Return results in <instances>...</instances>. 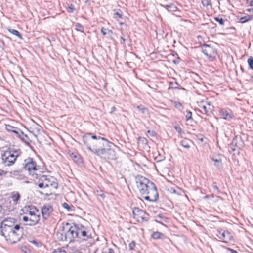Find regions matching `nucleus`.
<instances>
[{"instance_id":"nucleus-3","label":"nucleus","mask_w":253,"mask_h":253,"mask_svg":"<svg viewBox=\"0 0 253 253\" xmlns=\"http://www.w3.org/2000/svg\"><path fill=\"white\" fill-rule=\"evenodd\" d=\"M1 236H3L5 240L10 243L14 244L20 240L23 236V229L20 225L16 224L13 229L8 228L6 231L0 232Z\"/></svg>"},{"instance_id":"nucleus-15","label":"nucleus","mask_w":253,"mask_h":253,"mask_svg":"<svg viewBox=\"0 0 253 253\" xmlns=\"http://www.w3.org/2000/svg\"><path fill=\"white\" fill-rule=\"evenodd\" d=\"M224 156L221 154H215L211 157V160L214 162V165L218 168H221L222 166V160Z\"/></svg>"},{"instance_id":"nucleus-27","label":"nucleus","mask_w":253,"mask_h":253,"mask_svg":"<svg viewBox=\"0 0 253 253\" xmlns=\"http://www.w3.org/2000/svg\"><path fill=\"white\" fill-rule=\"evenodd\" d=\"M252 18V16L247 15L244 17H241L239 19V21H240V22H241L242 23H245V22H248L249 20H251Z\"/></svg>"},{"instance_id":"nucleus-59","label":"nucleus","mask_w":253,"mask_h":253,"mask_svg":"<svg viewBox=\"0 0 253 253\" xmlns=\"http://www.w3.org/2000/svg\"><path fill=\"white\" fill-rule=\"evenodd\" d=\"M178 11V9H177V7H175V10H174V11H175V12H176V11Z\"/></svg>"},{"instance_id":"nucleus-57","label":"nucleus","mask_w":253,"mask_h":253,"mask_svg":"<svg viewBox=\"0 0 253 253\" xmlns=\"http://www.w3.org/2000/svg\"><path fill=\"white\" fill-rule=\"evenodd\" d=\"M209 196L208 195H206V196H205L204 197V198H205V199H208V198H209Z\"/></svg>"},{"instance_id":"nucleus-56","label":"nucleus","mask_w":253,"mask_h":253,"mask_svg":"<svg viewBox=\"0 0 253 253\" xmlns=\"http://www.w3.org/2000/svg\"><path fill=\"white\" fill-rule=\"evenodd\" d=\"M172 6H173V5H172V4H170V5H166V6H167V7H169V8L171 7Z\"/></svg>"},{"instance_id":"nucleus-37","label":"nucleus","mask_w":253,"mask_h":253,"mask_svg":"<svg viewBox=\"0 0 253 253\" xmlns=\"http://www.w3.org/2000/svg\"><path fill=\"white\" fill-rule=\"evenodd\" d=\"M21 249L25 253H30V250L25 246H22Z\"/></svg>"},{"instance_id":"nucleus-64","label":"nucleus","mask_w":253,"mask_h":253,"mask_svg":"<svg viewBox=\"0 0 253 253\" xmlns=\"http://www.w3.org/2000/svg\"><path fill=\"white\" fill-rule=\"evenodd\" d=\"M0 43L1 44H3V42L1 41H0Z\"/></svg>"},{"instance_id":"nucleus-19","label":"nucleus","mask_w":253,"mask_h":253,"mask_svg":"<svg viewBox=\"0 0 253 253\" xmlns=\"http://www.w3.org/2000/svg\"><path fill=\"white\" fill-rule=\"evenodd\" d=\"M175 130L177 132L178 139L186 137V133L180 126H175Z\"/></svg>"},{"instance_id":"nucleus-25","label":"nucleus","mask_w":253,"mask_h":253,"mask_svg":"<svg viewBox=\"0 0 253 253\" xmlns=\"http://www.w3.org/2000/svg\"><path fill=\"white\" fill-rule=\"evenodd\" d=\"M11 199L12 201L15 203L17 204V202L20 199V194L18 192H14L11 193Z\"/></svg>"},{"instance_id":"nucleus-35","label":"nucleus","mask_w":253,"mask_h":253,"mask_svg":"<svg viewBox=\"0 0 253 253\" xmlns=\"http://www.w3.org/2000/svg\"><path fill=\"white\" fill-rule=\"evenodd\" d=\"M96 193L97 196H100L102 199H104V198L105 197V195L104 194L103 191L101 190H97Z\"/></svg>"},{"instance_id":"nucleus-4","label":"nucleus","mask_w":253,"mask_h":253,"mask_svg":"<svg viewBox=\"0 0 253 253\" xmlns=\"http://www.w3.org/2000/svg\"><path fill=\"white\" fill-rule=\"evenodd\" d=\"M37 183L39 188L44 189L49 188L50 190L57 189L58 185L57 180L55 178L44 175L40 177Z\"/></svg>"},{"instance_id":"nucleus-12","label":"nucleus","mask_w":253,"mask_h":253,"mask_svg":"<svg viewBox=\"0 0 253 253\" xmlns=\"http://www.w3.org/2000/svg\"><path fill=\"white\" fill-rule=\"evenodd\" d=\"M132 214L134 219L139 222L140 220H144L146 218V214L142 210L138 208H135L132 211Z\"/></svg>"},{"instance_id":"nucleus-54","label":"nucleus","mask_w":253,"mask_h":253,"mask_svg":"<svg viewBox=\"0 0 253 253\" xmlns=\"http://www.w3.org/2000/svg\"><path fill=\"white\" fill-rule=\"evenodd\" d=\"M250 5L253 7V0L250 2Z\"/></svg>"},{"instance_id":"nucleus-17","label":"nucleus","mask_w":253,"mask_h":253,"mask_svg":"<svg viewBox=\"0 0 253 253\" xmlns=\"http://www.w3.org/2000/svg\"><path fill=\"white\" fill-rule=\"evenodd\" d=\"M26 211L25 212V216H30L33 215H36V212H38V210L34 206H29L25 208Z\"/></svg>"},{"instance_id":"nucleus-60","label":"nucleus","mask_w":253,"mask_h":253,"mask_svg":"<svg viewBox=\"0 0 253 253\" xmlns=\"http://www.w3.org/2000/svg\"><path fill=\"white\" fill-rule=\"evenodd\" d=\"M18 173L17 171H13V174H14L15 173Z\"/></svg>"},{"instance_id":"nucleus-50","label":"nucleus","mask_w":253,"mask_h":253,"mask_svg":"<svg viewBox=\"0 0 253 253\" xmlns=\"http://www.w3.org/2000/svg\"><path fill=\"white\" fill-rule=\"evenodd\" d=\"M31 242L35 244L36 246H38V243L36 240H33L32 241H31Z\"/></svg>"},{"instance_id":"nucleus-40","label":"nucleus","mask_w":253,"mask_h":253,"mask_svg":"<svg viewBox=\"0 0 253 253\" xmlns=\"http://www.w3.org/2000/svg\"><path fill=\"white\" fill-rule=\"evenodd\" d=\"M62 206L64 208L67 209L68 211L70 210V207L67 203H64Z\"/></svg>"},{"instance_id":"nucleus-10","label":"nucleus","mask_w":253,"mask_h":253,"mask_svg":"<svg viewBox=\"0 0 253 253\" xmlns=\"http://www.w3.org/2000/svg\"><path fill=\"white\" fill-rule=\"evenodd\" d=\"M16 224H15V220L13 218H8L4 219L1 224L0 232L6 231L8 228L13 229L15 228Z\"/></svg>"},{"instance_id":"nucleus-39","label":"nucleus","mask_w":253,"mask_h":253,"mask_svg":"<svg viewBox=\"0 0 253 253\" xmlns=\"http://www.w3.org/2000/svg\"><path fill=\"white\" fill-rule=\"evenodd\" d=\"M212 187L214 189V190L216 191L217 193H219L220 192L219 188L217 186L216 183L215 182L213 183Z\"/></svg>"},{"instance_id":"nucleus-18","label":"nucleus","mask_w":253,"mask_h":253,"mask_svg":"<svg viewBox=\"0 0 253 253\" xmlns=\"http://www.w3.org/2000/svg\"><path fill=\"white\" fill-rule=\"evenodd\" d=\"M178 141L183 147L186 149L190 148V145L192 143L191 140L187 138L186 137L178 139Z\"/></svg>"},{"instance_id":"nucleus-61","label":"nucleus","mask_w":253,"mask_h":253,"mask_svg":"<svg viewBox=\"0 0 253 253\" xmlns=\"http://www.w3.org/2000/svg\"><path fill=\"white\" fill-rule=\"evenodd\" d=\"M178 62H179L178 60L176 61V60H175L174 63H175V64H176L177 63H178Z\"/></svg>"},{"instance_id":"nucleus-29","label":"nucleus","mask_w":253,"mask_h":253,"mask_svg":"<svg viewBox=\"0 0 253 253\" xmlns=\"http://www.w3.org/2000/svg\"><path fill=\"white\" fill-rule=\"evenodd\" d=\"M175 107L181 113H184V107L180 102H175Z\"/></svg>"},{"instance_id":"nucleus-14","label":"nucleus","mask_w":253,"mask_h":253,"mask_svg":"<svg viewBox=\"0 0 253 253\" xmlns=\"http://www.w3.org/2000/svg\"><path fill=\"white\" fill-rule=\"evenodd\" d=\"M53 211L52 206L49 205L43 206L41 209V213L43 219H47Z\"/></svg>"},{"instance_id":"nucleus-44","label":"nucleus","mask_w":253,"mask_h":253,"mask_svg":"<svg viewBox=\"0 0 253 253\" xmlns=\"http://www.w3.org/2000/svg\"><path fill=\"white\" fill-rule=\"evenodd\" d=\"M102 253H114V251L111 248H108L107 251L103 252Z\"/></svg>"},{"instance_id":"nucleus-38","label":"nucleus","mask_w":253,"mask_h":253,"mask_svg":"<svg viewBox=\"0 0 253 253\" xmlns=\"http://www.w3.org/2000/svg\"><path fill=\"white\" fill-rule=\"evenodd\" d=\"M215 20L219 22L221 25H223L224 24V20L221 18L216 17L215 18Z\"/></svg>"},{"instance_id":"nucleus-45","label":"nucleus","mask_w":253,"mask_h":253,"mask_svg":"<svg viewBox=\"0 0 253 253\" xmlns=\"http://www.w3.org/2000/svg\"><path fill=\"white\" fill-rule=\"evenodd\" d=\"M147 133H149L151 136H155V132L154 131L148 130Z\"/></svg>"},{"instance_id":"nucleus-46","label":"nucleus","mask_w":253,"mask_h":253,"mask_svg":"<svg viewBox=\"0 0 253 253\" xmlns=\"http://www.w3.org/2000/svg\"><path fill=\"white\" fill-rule=\"evenodd\" d=\"M206 106H207V107H209L210 106H211V108H212V110H213V106L211 105V103L210 102H207L206 103Z\"/></svg>"},{"instance_id":"nucleus-52","label":"nucleus","mask_w":253,"mask_h":253,"mask_svg":"<svg viewBox=\"0 0 253 253\" xmlns=\"http://www.w3.org/2000/svg\"><path fill=\"white\" fill-rule=\"evenodd\" d=\"M174 192H175V194L177 193L178 195H180V194H181V193L182 192V191H180L179 192H177L176 189H175Z\"/></svg>"},{"instance_id":"nucleus-20","label":"nucleus","mask_w":253,"mask_h":253,"mask_svg":"<svg viewBox=\"0 0 253 253\" xmlns=\"http://www.w3.org/2000/svg\"><path fill=\"white\" fill-rule=\"evenodd\" d=\"M219 112L220 115L224 119H229L233 118V115L230 110H221Z\"/></svg>"},{"instance_id":"nucleus-23","label":"nucleus","mask_w":253,"mask_h":253,"mask_svg":"<svg viewBox=\"0 0 253 253\" xmlns=\"http://www.w3.org/2000/svg\"><path fill=\"white\" fill-rule=\"evenodd\" d=\"M101 32L104 36L108 38H110L113 33L112 30L103 27L101 28Z\"/></svg>"},{"instance_id":"nucleus-43","label":"nucleus","mask_w":253,"mask_h":253,"mask_svg":"<svg viewBox=\"0 0 253 253\" xmlns=\"http://www.w3.org/2000/svg\"><path fill=\"white\" fill-rule=\"evenodd\" d=\"M74 7L73 5H71L70 6H69L68 7V11H69V12L71 13V12H72L74 11Z\"/></svg>"},{"instance_id":"nucleus-5","label":"nucleus","mask_w":253,"mask_h":253,"mask_svg":"<svg viewBox=\"0 0 253 253\" xmlns=\"http://www.w3.org/2000/svg\"><path fill=\"white\" fill-rule=\"evenodd\" d=\"M18 151L9 150L5 151L2 156V163L5 166H10L13 165L18 156Z\"/></svg>"},{"instance_id":"nucleus-47","label":"nucleus","mask_w":253,"mask_h":253,"mask_svg":"<svg viewBox=\"0 0 253 253\" xmlns=\"http://www.w3.org/2000/svg\"><path fill=\"white\" fill-rule=\"evenodd\" d=\"M228 250L230 251L232 253H238L237 251L229 248Z\"/></svg>"},{"instance_id":"nucleus-26","label":"nucleus","mask_w":253,"mask_h":253,"mask_svg":"<svg viewBox=\"0 0 253 253\" xmlns=\"http://www.w3.org/2000/svg\"><path fill=\"white\" fill-rule=\"evenodd\" d=\"M152 237L153 239H164L165 237V236L162 233L159 232H154L152 235Z\"/></svg>"},{"instance_id":"nucleus-9","label":"nucleus","mask_w":253,"mask_h":253,"mask_svg":"<svg viewBox=\"0 0 253 253\" xmlns=\"http://www.w3.org/2000/svg\"><path fill=\"white\" fill-rule=\"evenodd\" d=\"M78 236V227L74 225L65 233V239H68V241L71 242Z\"/></svg>"},{"instance_id":"nucleus-30","label":"nucleus","mask_w":253,"mask_h":253,"mask_svg":"<svg viewBox=\"0 0 253 253\" xmlns=\"http://www.w3.org/2000/svg\"><path fill=\"white\" fill-rule=\"evenodd\" d=\"M185 120L186 121L193 120L192 113L190 111L186 110V114L185 115Z\"/></svg>"},{"instance_id":"nucleus-58","label":"nucleus","mask_w":253,"mask_h":253,"mask_svg":"<svg viewBox=\"0 0 253 253\" xmlns=\"http://www.w3.org/2000/svg\"><path fill=\"white\" fill-rule=\"evenodd\" d=\"M248 11H249V12H251V11L253 12V9H248Z\"/></svg>"},{"instance_id":"nucleus-34","label":"nucleus","mask_w":253,"mask_h":253,"mask_svg":"<svg viewBox=\"0 0 253 253\" xmlns=\"http://www.w3.org/2000/svg\"><path fill=\"white\" fill-rule=\"evenodd\" d=\"M57 236H58V238L60 239L62 241H68V239H65L64 238L65 237V233L64 234H63L62 233H59L58 232L57 233Z\"/></svg>"},{"instance_id":"nucleus-24","label":"nucleus","mask_w":253,"mask_h":253,"mask_svg":"<svg viewBox=\"0 0 253 253\" xmlns=\"http://www.w3.org/2000/svg\"><path fill=\"white\" fill-rule=\"evenodd\" d=\"M180 85L177 82H175V92L177 94L179 93V91H181V94H185L186 93V89L183 87L180 88Z\"/></svg>"},{"instance_id":"nucleus-31","label":"nucleus","mask_w":253,"mask_h":253,"mask_svg":"<svg viewBox=\"0 0 253 253\" xmlns=\"http://www.w3.org/2000/svg\"><path fill=\"white\" fill-rule=\"evenodd\" d=\"M70 157L75 162L78 163H80V162H81V160L80 158V157L73 153L71 154Z\"/></svg>"},{"instance_id":"nucleus-53","label":"nucleus","mask_w":253,"mask_h":253,"mask_svg":"<svg viewBox=\"0 0 253 253\" xmlns=\"http://www.w3.org/2000/svg\"><path fill=\"white\" fill-rule=\"evenodd\" d=\"M140 139H142L143 142H146V139L145 138H141Z\"/></svg>"},{"instance_id":"nucleus-32","label":"nucleus","mask_w":253,"mask_h":253,"mask_svg":"<svg viewBox=\"0 0 253 253\" xmlns=\"http://www.w3.org/2000/svg\"><path fill=\"white\" fill-rule=\"evenodd\" d=\"M202 5L205 7L210 6L211 7V4L210 0H201Z\"/></svg>"},{"instance_id":"nucleus-49","label":"nucleus","mask_w":253,"mask_h":253,"mask_svg":"<svg viewBox=\"0 0 253 253\" xmlns=\"http://www.w3.org/2000/svg\"><path fill=\"white\" fill-rule=\"evenodd\" d=\"M116 110V108L113 106V107H112L111 108V110H110V113H113V112H114Z\"/></svg>"},{"instance_id":"nucleus-2","label":"nucleus","mask_w":253,"mask_h":253,"mask_svg":"<svg viewBox=\"0 0 253 253\" xmlns=\"http://www.w3.org/2000/svg\"><path fill=\"white\" fill-rule=\"evenodd\" d=\"M135 183L139 193L145 200L154 202L158 199L156 187L148 179L142 176H137L135 177Z\"/></svg>"},{"instance_id":"nucleus-28","label":"nucleus","mask_w":253,"mask_h":253,"mask_svg":"<svg viewBox=\"0 0 253 253\" xmlns=\"http://www.w3.org/2000/svg\"><path fill=\"white\" fill-rule=\"evenodd\" d=\"M8 30L10 33H11L14 35L17 36L20 39H22L21 35L17 30L10 28H9Z\"/></svg>"},{"instance_id":"nucleus-62","label":"nucleus","mask_w":253,"mask_h":253,"mask_svg":"<svg viewBox=\"0 0 253 253\" xmlns=\"http://www.w3.org/2000/svg\"><path fill=\"white\" fill-rule=\"evenodd\" d=\"M158 217H159L161 220V219H163V217H161V216H159Z\"/></svg>"},{"instance_id":"nucleus-8","label":"nucleus","mask_w":253,"mask_h":253,"mask_svg":"<svg viewBox=\"0 0 253 253\" xmlns=\"http://www.w3.org/2000/svg\"><path fill=\"white\" fill-rule=\"evenodd\" d=\"M24 165V169L28 171L30 174L33 175L32 172L38 169L36 162L31 158L25 159Z\"/></svg>"},{"instance_id":"nucleus-48","label":"nucleus","mask_w":253,"mask_h":253,"mask_svg":"<svg viewBox=\"0 0 253 253\" xmlns=\"http://www.w3.org/2000/svg\"><path fill=\"white\" fill-rule=\"evenodd\" d=\"M115 15H116V16H117L119 18H121L122 17V14H120V13H119L118 12H115Z\"/></svg>"},{"instance_id":"nucleus-63","label":"nucleus","mask_w":253,"mask_h":253,"mask_svg":"<svg viewBox=\"0 0 253 253\" xmlns=\"http://www.w3.org/2000/svg\"><path fill=\"white\" fill-rule=\"evenodd\" d=\"M167 180H168V181H169V182H171V180H170V179H168H168H167Z\"/></svg>"},{"instance_id":"nucleus-1","label":"nucleus","mask_w":253,"mask_h":253,"mask_svg":"<svg viewBox=\"0 0 253 253\" xmlns=\"http://www.w3.org/2000/svg\"><path fill=\"white\" fill-rule=\"evenodd\" d=\"M83 140L89 151L101 158L109 160L116 158L115 152L112 148L113 144L106 139L87 133L83 136Z\"/></svg>"},{"instance_id":"nucleus-41","label":"nucleus","mask_w":253,"mask_h":253,"mask_svg":"<svg viewBox=\"0 0 253 253\" xmlns=\"http://www.w3.org/2000/svg\"><path fill=\"white\" fill-rule=\"evenodd\" d=\"M135 242L134 241H131L129 244V248L130 250H133L134 247H135Z\"/></svg>"},{"instance_id":"nucleus-6","label":"nucleus","mask_w":253,"mask_h":253,"mask_svg":"<svg viewBox=\"0 0 253 253\" xmlns=\"http://www.w3.org/2000/svg\"><path fill=\"white\" fill-rule=\"evenodd\" d=\"M243 146L244 143L241 138L236 136L228 147L229 151L233 152L234 155L239 154L240 150L243 147Z\"/></svg>"},{"instance_id":"nucleus-21","label":"nucleus","mask_w":253,"mask_h":253,"mask_svg":"<svg viewBox=\"0 0 253 253\" xmlns=\"http://www.w3.org/2000/svg\"><path fill=\"white\" fill-rule=\"evenodd\" d=\"M198 105L199 107H200L201 108H202L206 114H209V113H211L212 112V108L211 106H210L209 107H207L206 104H204V101H201L198 103Z\"/></svg>"},{"instance_id":"nucleus-51","label":"nucleus","mask_w":253,"mask_h":253,"mask_svg":"<svg viewBox=\"0 0 253 253\" xmlns=\"http://www.w3.org/2000/svg\"><path fill=\"white\" fill-rule=\"evenodd\" d=\"M52 253H67L60 251H58V252L55 251V252H53Z\"/></svg>"},{"instance_id":"nucleus-13","label":"nucleus","mask_w":253,"mask_h":253,"mask_svg":"<svg viewBox=\"0 0 253 253\" xmlns=\"http://www.w3.org/2000/svg\"><path fill=\"white\" fill-rule=\"evenodd\" d=\"M217 236L219 239L225 243L228 242L232 239V236L229 231L222 229L218 231Z\"/></svg>"},{"instance_id":"nucleus-11","label":"nucleus","mask_w":253,"mask_h":253,"mask_svg":"<svg viewBox=\"0 0 253 253\" xmlns=\"http://www.w3.org/2000/svg\"><path fill=\"white\" fill-rule=\"evenodd\" d=\"M40 218V215L36 214L30 216H24L22 219L24 222H27V225L34 226L38 223Z\"/></svg>"},{"instance_id":"nucleus-36","label":"nucleus","mask_w":253,"mask_h":253,"mask_svg":"<svg viewBox=\"0 0 253 253\" xmlns=\"http://www.w3.org/2000/svg\"><path fill=\"white\" fill-rule=\"evenodd\" d=\"M248 63L250 66V68L253 70V58L251 56L248 59Z\"/></svg>"},{"instance_id":"nucleus-22","label":"nucleus","mask_w":253,"mask_h":253,"mask_svg":"<svg viewBox=\"0 0 253 253\" xmlns=\"http://www.w3.org/2000/svg\"><path fill=\"white\" fill-rule=\"evenodd\" d=\"M5 128L7 131L12 132L18 135H19L20 133L22 132L21 130L18 128L10 125H6Z\"/></svg>"},{"instance_id":"nucleus-55","label":"nucleus","mask_w":253,"mask_h":253,"mask_svg":"<svg viewBox=\"0 0 253 253\" xmlns=\"http://www.w3.org/2000/svg\"><path fill=\"white\" fill-rule=\"evenodd\" d=\"M121 38L123 40V42H125L126 41V39L123 37H122V36L121 37Z\"/></svg>"},{"instance_id":"nucleus-33","label":"nucleus","mask_w":253,"mask_h":253,"mask_svg":"<svg viewBox=\"0 0 253 253\" xmlns=\"http://www.w3.org/2000/svg\"><path fill=\"white\" fill-rule=\"evenodd\" d=\"M75 29L77 31L83 32V29H84L83 27L80 24L76 23V24H75Z\"/></svg>"},{"instance_id":"nucleus-7","label":"nucleus","mask_w":253,"mask_h":253,"mask_svg":"<svg viewBox=\"0 0 253 253\" xmlns=\"http://www.w3.org/2000/svg\"><path fill=\"white\" fill-rule=\"evenodd\" d=\"M202 52L209 59L213 60L217 54L216 50L208 44H204L202 47Z\"/></svg>"},{"instance_id":"nucleus-42","label":"nucleus","mask_w":253,"mask_h":253,"mask_svg":"<svg viewBox=\"0 0 253 253\" xmlns=\"http://www.w3.org/2000/svg\"><path fill=\"white\" fill-rule=\"evenodd\" d=\"M137 109H139L142 113H144L145 111L146 110V108L143 107L141 106H138L137 107Z\"/></svg>"},{"instance_id":"nucleus-16","label":"nucleus","mask_w":253,"mask_h":253,"mask_svg":"<svg viewBox=\"0 0 253 253\" xmlns=\"http://www.w3.org/2000/svg\"><path fill=\"white\" fill-rule=\"evenodd\" d=\"M90 237V234H89L88 233L84 230V227H81V228L78 227V238L86 240Z\"/></svg>"}]
</instances>
